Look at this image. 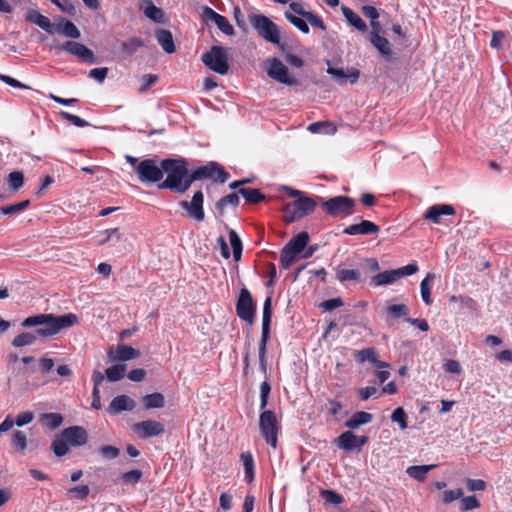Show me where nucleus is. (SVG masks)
<instances>
[{
	"instance_id": "obj_1",
	"label": "nucleus",
	"mask_w": 512,
	"mask_h": 512,
	"mask_svg": "<svg viewBox=\"0 0 512 512\" xmlns=\"http://www.w3.org/2000/svg\"><path fill=\"white\" fill-rule=\"evenodd\" d=\"M79 323V318L74 313L63 315H54L51 313H41L29 316L21 322L24 328L37 327L34 333L22 332L12 340V346L21 348L33 345L37 338H51L61 331L66 330Z\"/></svg>"
},
{
	"instance_id": "obj_2",
	"label": "nucleus",
	"mask_w": 512,
	"mask_h": 512,
	"mask_svg": "<svg viewBox=\"0 0 512 512\" xmlns=\"http://www.w3.org/2000/svg\"><path fill=\"white\" fill-rule=\"evenodd\" d=\"M162 168L163 173L165 172L167 176L158 185L159 189H169L176 193H184L189 189L191 181L185 160L164 159Z\"/></svg>"
},
{
	"instance_id": "obj_3",
	"label": "nucleus",
	"mask_w": 512,
	"mask_h": 512,
	"mask_svg": "<svg viewBox=\"0 0 512 512\" xmlns=\"http://www.w3.org/2000/svg\"><path fill=\"white\" fill-rule=\"evenodd\" d=\"M290 195L297 197V199L284 207V221L286 223L301 219L315 210L316 202L311 198L302 196L300 191L290 190Z\"/></svg>"
},
{
	"instance_id": "obj_4",
	"label": "nucleus",
	"mask_w": 512,
	"mask_h": 512,
	"mask_svg": "<svg viewBox=\"0 0 512 512\" xmlns=\"http://www.w3.org/2000/svg\"><path fill=\"white\" fill-rule=\"evenodd\" d=\"M204 65L215 73L226 75L229 72L228 49L223 46H212L202 55Z\"/></svg>"
},
{
	"instance_id": "obj_5",
	"label": "nucleus",
	"mask_w": 512,
	"mask_h": 512,
	"mask_svg": "<svg viewBox=\"0 0 512 512\" xmlns=\"http://www.w3.org/2000/svg\"><path fill=\"white\" fill-rule=\"evenodd\" d=\"M249 23L257 31L258 35L267 42L275 45L280 43L278 27L267 16L263 14L250 15Z\"/></svg>"
},
{
	"instance_id": "obj_6",
	"label": "nucleus",
	"mask_w": 512,
	"mask_h": 512,
	"mask_svg": "<svg viewBox=\"0 0 512 512\" xmlns=\"http://www.w3.org/2000/svg\"><path fill=\"white\" fill-rule=\"evenodd\" d=\"M272 317L271 297H267L263 304L262 333L259 342V367L265 374L267 372L266 348L270 337V323Z\"/></svg>"
},
{
	"instance_id": "obj_7",
	"label": "nucleus",
	"mask_w": 512,
	"mask_h": 512,
	"mask_svg": "<svg viewBox=\"0 0 512 512\" xmlns=\"http://www.w3.org/2000/svg\"><path fill=\"white\" fill-rule=\"evenodd\" d=\"M418 271V265L416 262H411L405 266L397 269L385 270L373 276L370 280L372 287L385 286L395 283L397 280L411 276Z\"/></svg>"
},
{
	"instance_id": "obj_8",
	"label": "nucleus",
	"mask_w": 512,
	"mask_h": 512,
	"mask_svg": "<svg viewBox=\"0 0 512 512\" xmlns=\"http://www.w3.org/2000/svg\"><path fill=\"white\" fill-rule=\"evenodd\" d=\"M309 242L307 232H300L294 236L282 249L280 262L284 269H288L296 257L305 249Z\"/></svg>"
},
{
	"instance_id": "obj_9",
	"label": "nucleus",
	"mask_w": 512,
	"mask_h": 512,
	"mask_svg": "<svg viewBox=\"0 0 512 512\" xmlns=\"http://www.w3.org/2000/svg\"><path fill=\"white\" fill-rule=\"evenodd\" d=\"M87 441V433L84 428L72 426L61 432L59 439L55 440L50 448H69V446H83Z\"/></svg>"
},
{
	"instance_id": "obj_10",
	"label": "nucleus",
	"mask_w": 512,
	"mask_h": 512,
	"mask_svg": "<svg viewBox=\"0 0 512 512\" xmlns=\"http://www.w3.org/2000/svg\"><path fill=\"white\" fill-rule=\"evenodd\" d=\"M322 207L330 216H349L354 213L355 200L347 196H336L324 201Z\"/></svg>"
},
{
	"instance_id": "obj_11",
	"label": "nucleus",
	"mask_w": 512,
	"mask_h": 512,
	"mask_svg": "<svg viewBox=\"0 0 512 512\" xmlns=\"http://www.w3.org/2000/svg\"><path fill=\"white\" fill-rule=\"evenodd\" d=\"M228 178L229 174L216 162L198 167L190 174L191 183L202 179H212L224 183Z\"/></svg>"
},
{
	"instance_id": "obj_12",
	"label": "nucleus",
	"mask_w": 512,
	"mask_h": 512,
	"mask_svg": "<svg viewBox=\"0 0 512 512\" xmlns=\"http://www.w3.org/2000/svg\"><path fill=\"white\" fill-rule=\"evenodd\" d=\"M136 173L140 182H158L163 178L162 162L158 165L154 159L142 160L136 166Z\"/></svg>"
},
{
	"instance_id": "obj_13",
	"label": "nucleus",
	"mask_w": 512,
	"mask_h": 512,
	"mask_svg": "<svg viewBox=\"0 0 512 512\" xmlns=\"http://www.w3.org/2000/svg\"><path fill=\"white\" fill-rule=\"evenodd\" d=\"M268 67L266 72L273 80L285 84L287 86H297L299 84L297 78L289 74L288 68L277 58L267 60Z\"/></svg>"
},
{
	"instance_id": "obj_14",
	"label": "nucleus",
	"mask_w": 512,
	"mask_h": 512,
	"mask_svg": "<svg viewBox=\"0 0 512 512\" xmlns=\"http://www.w3.org/2000/svg\"><path fill=\"white\" fill-rule=\"evenodd\" d=\"M259 426L266 443L272 447H276V417L275 414L268 410L263 411L260 415Z\"/></svg>"
},
{
	"instance_id": "obj_15",
	"label": "nucleus",
	"mask_w": 512,
	"mask_h": 512,
	"mask_svg": "<svg viewBox=\"0 0 512 512\" xmlns=\"http://www.w3.org/2000/svg\"><path fill=\"white\" fill-rule=\"evenodd\" d=\"M236 312L240 319L248 322L249 324L253 323L255 304L251 293L245 288L240 291L236 304Z\"/></svg>"
},
{
	"instance_id": "obj_16",
	"label": "nucleus",
	"mask_w": 512,
	"mask_h": 512,
	"mask_svg": "<svg viewBox=\"0 0 512 512\" xmlns=\"http://www.w3.org/2000/svg\"><path fill=\"white\" fill-rule=\"evenodd\" d=\"M140 351L128 345L111 346L107 351L110 362H124L140 357Z\"/></svg>"
},
{
	"instance_id": "obj_17",
	"label": "nucleus",
	"mask_w": 512,
	"mask_h": 512,
	"mask_svg": "<svg viewBox=\"0 0 512 512\" xmlns=\"http://www.w3.org/2000/svg\"><path fill=\"white\" fill-rule=\"evenodd\" d=\"M55 48L61 49L71 55L77 56L81 60L93 63L94 53L91 49L87 48L84 44L75 41H66L63 44L56 45Z\"/></svg>"
},
{
	"instance_id": "obj_18",
	"label": "nucleus",
	"mask_w": 512,
	"mask_h": 512,
	"mask_svg": "<svg viewBox=\"0 0 512 512\" xmlns=\"http://www.w3.org/2000/svg\"><path fill=\"white\" fill-rule=\"evenodd\" d=\"M201 16L205 22H209V21L214 22L215 25L218 27V29L220 31H222L224 34L229 35V36L234 34V28L229 23L228 19L225 16L220 15L219 13L215 12L209 6H204L202 8Z\"/></svg>"
},
{
	"instance_id": "obj_19",
	"label": "nucleus",
	"mask_w": 512,
	"mask_h": 512,
	"mask_svg": "<svg viewBox=\"0 0 512 512\" xmlns=\"http://www.w3.org/2000/svg\"><path fill=\"white\" fill-rule=\"evenodd\" d=\"M203 201V193L202 191L199 190L194 193L192 200L190 202L181 201L180 206L183 209L187 210L190 218L195 219L196 221H203L205 217L203 210Z\"/></svg>"
},
{
	"instance_id": "obj_20",
	"label": "nucleus",
	"mask_w": 512,
	"mask_h": 512,
	"mask_svg": "<svg viewBox=\"0 0 512 512\" xmlns=\"http://www.w3.org/2000/svg\"><path fill=\"white\" fill-rule=\"evenodd\" d=\"M455 208L450 204H435L430 206L423 215V219L433 224H442V216H453Z\"/></svg>"
},
{
	"instance_id": "obj_21",
	"label": "nucleus",
	"mask_w": 512,
	"mask_h": 512,
	"mask_svg": "<svg viewBox=\"0 0 512 512\" xmlns=\"http://www.w3.org/2000/svg\"><path fill=\"white\" fill-rule=\"evenodd\" d=\"M327 65V73L339 84H343L345 82L354 84L359 79L360 72L355 68L345 71L343 68L331 66L330 61H327Z\"/></svg>"
},
{
	"instance_id": "obj_22",
	"label": "nucleus",
	"mask_w": 512,
	"mask_h": 512,
	"mask_svg": "<svg viewBox=\"0 0 512 512\" xmlns=\"http://www.w3.org/2000/svg\"><path fill=\"white\" fill-rule=\"evenodd\" d=\"M134 430L141 437L147 438L161 434L164 431V426L160 422L147 420L135 424Z\"/></svg>"
},
{
	"instance_id": "obj_23",
	"label": "nucleus",
	"mask_w": 512,
	"mask_h": 512,
	"mask_svg": "<svg viewBox=\"0 0 512 512\" xmlns=\"http://www.w3.org/2000/svg\"><path fill=\"white\" fill-rule=\"evenodd\" d=\"M368 442L365 435H356L351 431H346L338 438L339 448H361Z\"/></svg>"
},
{
	"instance_id": "obj_24",
	"label": "nucleus",
	"mask_w": 512,
	"mask_h": 512,
	"mask_svg": "<svg viewBox=\"0 0 512 512\" xmlns=\"http://www.w3.org/2000/svg\"><path fill=\"white\" fill-rule=\"evenodd\" d=\"M380 228L375 223L369 220H362L358 224L349 225L344 229L347 235H370L377 234Z\"/></svg>"
},
{
	"instance_id": "obj_25",
	"label": "nucleus",
	"mask_w": 512,
	"mask_h": 512,
	"mask_svg": "<svg viewBox=\"0 0 512 512\" xmlns=\"http://www.w3.org/2000/svg\"><path fill=\"white\" fill-rule=\"evenodd\" d=\"M135 408L133 399L126 395L116 396L109 404L108 411L110 414H119L123 411H131Z\"/></svg>"
},
{
	"instance_id": "obj_26",
	"label": "nucleus",
	"mask_w": 512,
	"mask_h": 512,
	"mask_svg": "<svg viewBox=\"0 0 512 512\" xmlns=\"http://www.w3.org/2000/svg\"><path fill=\"white\" fill-rule=\"evenodd\" d=\"M26 20L37 25L49 34L55 32V26L51 23L50 19L37 10H29L26 15Z\"/></svg>"
},
{
	"instance_id": "obj_27",
	"label": "nucleus",
	"mask_w": 512,
	"mask_h": 512,
	"mask_svg": "<svg viewBox=\"0 0 512 512\" xmlns=\"http://www.w3.org/2000/svg\"><path fill=\"white\" fill-rule=\"evenodd\" d=\"M155 37L158 42V44L162 47V49L168 53L172 54L175 52V44L173 40L172 33L167 29H156L155 30Z\"/></svg>"
},
{
	"instance_id": "obj_28",
	"label": "nucleus",
	"mask_w": 512,
	"mask_h": 512,
	"mask_svg": "<svg viewBox=\"0 0 512 512\" xmlns=\"http://www.w3.org/2000/svg\"><path fill=\"white\" fill-rule=\"evenodd\" d=\"M370 41L381 55L386 58L391 56L390 43L385 37L378 34V30H372L370 32Z\"/></svg>"
},
{
	"instance_id": "obj_29",
	"label": "nucleus",
	"mask_w": 512,
	"mask_h": 512,
	"mask_svg": "<svg viewBox=\"0 0 512 512\" xmlns=\"http://www.w3.org/2000/svg\"><path fill=\"white\" fill-rule=\"evenodd\" d=\"M342 13H343L344 17L346 18L347 22L351 26L356 28L358 31L365 32L367 30V25L365 24V22L352 9H350L349 7L343 6Z\"/></svg>"
},
{
	"instance_id": "obj_30",
	"label": "nucleus",
	"mask_w": 512,
	"mask_h": 512,
	"mask_svg": "<svg viewBox=\"0 0 512 512\" xmlns=\"http://www.w3.org/2000/svg\"><path fill=\"white\" fill-rule=\"evenodd\" d=\"M373 416L371 413L365 412V411H359L354 413L351 418H349L345 425L349 429H356L360 427L361 425L368 424L372 421Z\"/></svg>"
},
{
	"instance_id": "obj_31",
	"label": "nucleus",
	"mask_w": 512,
	"mask_h": 512,
	"mask_svg": "<svg viewBox=\"0 0 512 512\" xmlns=\"http://www.w3.org/2000/svg\"><path fill=\"white\" fill-rule=\"evenodd\" d=\"M240 461L243 464L245 471V480L251 483L254 479V459L249 451L242 452L240 455Z\"/></svg>"
},
{
	"instance_id": "obj_32",
	"label": "nucleus",
	"mask_w": 512,
	"mask_h": 512,
	"mask_svg": "<svg viewBox=\"0 0 512 512\" xmlns=\"http://www.w3.org/2000/svg\"><path fill=\"white\" fill-rule=\"evenodd\" d=\"M144 14L156 23L164 24L167 21L164 11L155 6L152 2H148L147 6L144 8Z\"/></svg>"
},
{
	"instance_id": "obj_33",
	"label": "nucleus",
	"mask_w": 512,
	"mask_h": 512,
	"mask_svg": "<svg viewBox=\"0 0 512 512\" xmlns=\"http://www.w3.org/2000/svg\"><path fill=\"white\" fill-rule=\"evenodd\" d=\"M435 279L436 275L434 273H428L420 283L421 298L426 305H430L432 303L430 282Z\"/></svg>"
},
{
	"instance_id": "obj_34",
	"label": "nucleus",
	"mask_w": 512,
	"mask_h": 512,
	"mask_svg": "<svg viewBox=\"0 0 512 512\" xmlns=\"http://www.w3.org/2000/svg\"><path fill=\"white\" fill-rule=\"evenodd\" d=\"M39 420L45 427L54 430L62 424L63 417L59 413H44Z\"/></svg>"
},
{
	"instance_id": "obj_35",
	"label": "nucleus",
	"mask_w": 512,
	"mask_h": 512,
	"mask_svg": "<svg viewBox=\"0 0 512 512\" xmlns=\"http://www.w3.org/2000/svg\"><path fill=\"white\" fill-rule=\"evenodd\" d=\"M238 193L251 204H256L265 199V196L260 192L259 189L252 188H240Z\"/></svg>"
},
{
	"instance_id": "obj_36",
	"label": "nucleus",
	"mask_w": 512,
	"mask_h": 512,
	"mask_svg": "<svg viewBox=\"0 0 512 512\" xmlns=\"http://www.w3.org/2000/svg\"><path fill=\"white\" fill-rule=\"evenodd\" d=\"M435 467V464L410 466L407 468L406 472L410 477L419 481H423L426 478V474Z\"/></svg>"
},
{
	"instance_id": "obj_37",
	"label": "nucleus",
	"mask_w": 512,
	"mask_h": 512,
	"mask_svg": "<svg viewBox=\"0 0 512 512\" xmlns=\"http://www.w3.org/2000/svg\"><path fill=\"white\" fill-rule=\"evenodd\" d=\"M126 374L125 364H115L105 370V376L110 382L121 380Z\"/></svg>"
},
{
	"instance_id": "obj_38",
	"label": "nucleus",
	"mask_w": 512,
	"mask_h": 512,
	"mask_svg": "<svg viewBox=\"0 0 512 512\" xmlns=\"http://www.w3.org/2000/svg\"><path fill=\"white\" fill-rule=\"evenodd\" d=\"M409 312L410 309L406 304H393L388 306L385 310L387 317L391 319L406 317Z\"/></svg>"
},
{
	"instance_id": "obj_39",
	"label": "nucleus",
	"mask_w": 512,
	"mask_h": 512,
	"mask_svg": "<svg viewBox=\"0 0 512 512\" xmlns=\"http://www.w3.org/2000/svg\"><path fill=\"white\" fill-rule=\"evenodd\" d=\"M143 404L146 409L162 408L165 404V399L161 393L155 392L144 396Z\"/></svg>"
},
{
	"instance_id": "obj_40",
	"label": "nucleus",
	"mask_w": 512,
	"mask_h": 512,
	"mask_svg": "<svg viewBox=\"0 0 512 512\" xmlns=\"http://www.w3.org/2000/svg\"><path fill=\"white\" fill-rule=\"evenodd\" d=\"M336 278L341 282L347 281H360L361 275L360 272L356 269H336Z\"/></svg>"
},
{
	"instance_id": "obj_41",
	"label": "nucleus",
	"mask_w": 512,
	"mask_h": 512,
	"mask_svg": "<svg viewBox=\"0 0 512 512\" xmlns=\"http://www.w3.org/2000/svg\"><path fill=\"white\" fill-rule=\"evenodd\" d=\"M57 31L66 37L78 39L81 36L80 30L70 20H65L62 27H57Z\"/></svg>"
},
{
	"instance_id": "obj_42",
	"label": "nucleus",
	"mask_w": 512,
	"mask_h": 512,
	"mask_svg": "<svg viewBox=\"0 0 512 512\" xmlns=\"http://www.w3.org/2000/svg\"><path fill=\"white\" fill-rule=\"evenodd\" d=\"M285 18L297 29H299L302 33L307 34L309 33L310 29L307 24V20L305 18L298 17L291 12H285Z\"/></svg>"
},
{
	"instance_id": "obj_43",
	"label": "nucleus",
	"mask_w": 512,
	"mask_h": 512,
	"mask_svg": "<svg viewBox=\"0 0 512 512\" xmlns=\"http://www.w3.org/2000/svg\"><path fill=\"white\" fill-rule=\"evenodd\" d=\"M229 240L233 250V256L236 261L240 260L242 255V242L238 234L234 230L229 231Z\"/></svg>"
},
{
	"instance_id": "obj_44",
	"label": "nucleus",
	"mask_w": 512,
	"mask_h": 512,
	"mask_svg": "<svg viewBox=\"0 0 512 512\" xmlns=\"http://www.w3.org/2000/svg\"><path fill=\"white\" fill-rule=\"evenodd\" d=\"M143 45L144 43L140 38L131 37L127 41L121 43V49L124 53L132 55Z\"/></svg>"
},
{
	"instance_id": "obj_45",
	"label": "nucleus",
	"mask_w": 512,
	"mask_h": 512,
	"mask_svg": "<svg viewBox=\"0 0 512 512\" xmlns=\"http://www.w3.org/2000/svg\"><path fill=\"white\" fill-rule=\"evenodd\" d=\"M143 476V473L139 469H133L128 472H124L120 476V481L126 485H135L138 483Z\"/></svg>"
},
{
	"instance_id": "obj_46",
	"label": "nucleus",
	"mask_w": 512,
	"mask_h": 512,
	"mask_svg": "<svg viewBox=\"0 0 512 512\" xmlns=\"http://www.w3.org/2000/svg\"><path fill=\"white\" fill-rule=\"evenodd\" d=\"M376 356H378V354L374 348H365L355 352V359L358 363H364L366 361L372 363V361H376Z\"/></svg>"
},
{
	"instance_id": "obj_47",
	"label": "nucleus",
	"mask_w": 512,
	"mask_h": 512,
	"mask_svg": "<svg viewBox=\"0 0 512 512\" xmlns=\"http://www.w3.org/2000/svg\"><path fill=\"white\" fill-rule=\"evenodd\" d=\"M239 204V197L236 193H231L227 196L222 197L217 203H216V209L222 214L224 212V209L228 205H232L234 207L238 206Z\"/></svg>"
},
{
	"instance_id": "obj_48",
	"label": "nucleus",
	"mask_w": 512,
	"mask_h": 512,
	"mask_svg": "<svg viewBox=\"0 0 512 512\" xmlns=\"http://www.w3.org/2000/svg\"><path fill=\"white\" fill-rule=\"evenodd\" d=\"M29 205H30V201L24 200L19 203L0 207V213H2L4 215H13V214L20 213V212L24 211Z\"/></svg>"
},
{
	"instance_id": "obj_49",
	"label": "nucleus",
	"mask_w": 512,
	"mask_h": 512,
	"mask_svg": "<svg viewBox=\"0 0 512 512\" xmlns=\"http://www.w3.org/2000/svg\"><path fill=\"white\" fill-rule=\"evenodd\" d=\"M8 184L13 191H18L24 185V174L21 171L9 173Z\"/></svg>"
},
{
	"instance_id": "obj_50",
	"label": "nucleus",
	"mask_w": 512,
	"mask_h": 512,
	"mask_svg": "<svg viewBox=\"0 0 512 512\" xmlns=\"http://www.w3.org/2000/svg\"><path fill=\"white\" fill-rule=\"evenodd\" d=\"M460 510L461 512H467L480 507V502L475 496H466L460 498Z\"/></svg>"
},
{
	"instance_id": "obj_51",
	"label": "nucleus",
	"mask_w": 512,
	"mask_h": 512,
	"mask_svg": "<svg viewBox=\"0 0 512 512\" xmlns=\"http://www.w3.org/2000/svg\"><path fill=\"white\" fill-rule=\"evenodd\" d=\"M362 13L365 17L371 19V26L373 30H378L380 28L379 22L375 21L379 17V13L377 9L373 6H363Z\"/></svg>"
},
{
	"instance_id": "obj_52",
	"label": "nucleus",
	"mask_w": 512,
	"mask_h": 512,
	"mask_svg": "<svg viewBox=\"0 0 512 512\" xmlns=\"http://www.w3.org/2000/svg\"><path fill=\"white\" fill-rule=\"evenodd\" d=\"M463 490L461 488L445 490L441 494V500L444 504H449L455 500L462 498Z\"/></svg>"
},
{
	"instance_id": "obj_53",
	"label": "nucleus",
	"mask_w": 512,
	"mask_h": 512,
	"mask_svg": "<svg viewBox=\"0 0 512 512\" xmlns=\"http://www.w3.org/2000/svg\"><path fill=\"white\" fill-rule=\"evenodd\" d=\"M391 420L397 423L402 430L407 428V415L402 407H398L393 411Z\"/></svg>"
},
{
	"instance_id": "obj_54",
	"label": "nucleus",
	"mask_w": 512,
	"mask_h": 512,
	"mask_svg": "<svg viewBox=\"0 0 512 512\" xmlns=\"http://www.w3.org/2000/svg\"><path fill=\"white\" fill-rule=\"evenodd\" d=\"M34 419V413L32 411H24L19 413L15 419L12 418L13 426L17 425L19 427L25 426L31 423Z\"/></svg>"
},
{
	"instance_id": "obj_55",
	"label": "nucleus",
	"mask_w": 512,
	"mask_h": 512,
	"mask_svg": "<svg viewBox=\"0 0 512 512\" xmlns=\"http://www.w3.org/2000/svg\"><path fill=\"white\" fill-rule=\"evenodd\" d=\"M60 115L62 118H64L65 120L69 121L71 124L77 127H86L89 125V123L86 120L69 112L61 111Z\"/></svg>"
},
{
	"instance_id": "obj_56",
	"label": "nucleus",
	"mask_w": 512,
	"mask_h": 512,
	"mask_svg": "<svg viewBox=\"0 0 512 512\" xmlns=\"http://www.w3.org/2000/svg\"><path fill=\"white\" fill-rule=\"evenodd\" d=\"M271 391V386L267 381H263L260 385V409L263 410L267 406L268 396Z\"/></svg>"
},
{
	"instance_id": "obj_57",
	"label": "nucleus",
	"mask_w": 512,
	"mask_h": 512,
	"mask_svg": "<svg viewBox=\"0 0 512 512\" xmlns=\"http://www.w3.org/2000/svg\"><path fill=\"white\" fill-rule=\"evenodd\" d=\"M105 237L99 242V245H104L109 241L118 242L121 238V233L118 228L107 229L103 231Z\"/></svg>"
},
{
	"instance_id": "obj_58",
	"label": "nucleus",
	"mask_w": 512,
	"mask_h": 512,
	"mask_svg": "<svg viewBox=\"0 0 512 512\" xmlns=\"http://www.w3.org/2000/svg\"><path fill=\"white\" fill-rule=\"evenodd\" d=\"M357 393L361 401H366L370 397L380 395L378 389L374 386L362 387L358 389Z\"/></svg>"
},
{
	"instance_id": "obj_59",
	"label": "nucleus",
	"mask_w": 512,
	"mask_h": 512,
	"mask_svg": "<svg viewBox=\"0 0 512 512\" xmlns=\"http://www.w3.org/2000/svg\"><path fill=\"white\" fill-rule=\"evenodd\" d=\"M90 492L88 485H79L69 489L68 493L76 496L80 500H84Z\"/></svg>"
},
{
	"instance_id": "obj_60",
	"label": "nucleus",
	"mask_w": 512,
	"mask_h": 512,
	"mask_svg": "<svg viewBox=\"0 0 512 512\" xmlns=\"http://www.w3.org/2000/svg\"><path fill=\"white\" fill-rule=\"evenodd\" d=\"M322 497L325 499L326 502L334 505H338L343 501L341 495H339L333 490H323Z\"/></svg>"
},
{
	"instance_id": "obj_61",
	"label": "nucleus",
	"mask_w": 512,
	"mask_h": 512,
	"mask_svg": "<svg viewBox=\"0 0 512 512\" xmlns=\"http://www.w3.org/2000/svg\"><path fill=\"white\" fill-rule=\"evenodd\" d=\"M466 486L469 491H484L486 489L485 481L481 479H470L466 480Z\"/></svg>"
},
{
	"instance_id": "obj_62",
	"label": "nucleus",
	"mask_w": 512,
	"mask_h": 512,
	"mask_svg": "<svg viewBox=\"0 0 512 512\" xmlns=\"http://www.w3.org/2000/svg\"><path fill=\"white\" fill-rule=\"evenodd\" d=\"M444 370L451 374H460L462 372L461 365L458 361L448 359L443 365Z\"/></svg>"
},
{
	"instance_id": "obj_63",
	"label": "nucleus",
	"mask_w": 512,
	"mask_h": 512,
	"mask_svg": "<svg viewBox=\"0 0 512 512\" xmlns=\"http://www.w3.org/2000/svg\"><path fill=\"white\" fill-rule=\"evenodd\" d=\"M320 306L325 311H332L336 308L343 306V301L341 298H332V299L325 300L324 302H322L320 304Z\"/></svg>"
},
{
	"instance_id": "obj_64",
	"label": "nucleus",
	"mask_w": 512,
	"mask_h": 512,
	"mask_svg": "<svg viewBox=\"0 0 512 512\" xmlns=\"http://www.w3.org/2000/svg\"><path fill=\"white\" fill-rule=\"evenodd\" d=\"M305 19L314 27H317L323 31L326 30V26L323 22V20L317 16L316 14H314L313 12H309L307 13V16L305 17Z\"/></svg>"
}]
</instances>
